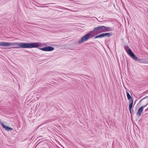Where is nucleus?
<instances>
[{"label": "nucleus", "instance_id": "obj_1", "mask_svg": "<svg viewBox=\"0 0 148 148\" xmlns=\"http://www.w3.org/2000/svg\"><path fill=\"white\" fill-rule=\"evenodd\" d=\"M95 27L92 31H90L89 32L81 38L78 41V43L80 44L84 42L87 41L90 38H91L96 36L97 35L96 30Z\"/></svg>", "mask_w": 148, "mask_h": 148}, {"label": "nucleus", "instance_id": "obj_2", "mask_svg": "<svg viewBox=\"0 0 148 148\" xmlns=\"http://www.w3.org/2000/svg\"><path fill=\"white\" fill-rule=\"evenodd\" d=\"M25 44L23 43H19L18 42H1L0 43V46H9L10 45H16L18 46L19 47H12L13 48L17 49L20 47L23 48L25 47L26 46Z\"/></svg>", "mask_w": 148, "mask_h": 148}, {"label": "nucleus", "instance_id": "obj_3", "mask_svg": "<svg viewBox=\"0 0 148 148\" xmlns=\"http://www.w3.org/2000/svg\"><path fill=\"white\" fill-rule=\"evenodd\" d=\"M95 29L97 32V34H99L103 32L112 31L113 28L110 27H106L104 26H98L95 27Z\"/></svg>", "mask_w": 148, "mask_h": 148}, {"label": "nucleus", "instance_id": "obj_4", "mask_svg": "<svg viewBox=\"0 0 148 148\" xmlns=\"http://www.w3.org/2000/svg\"><path fill=\"white\" fill-rule=\"evenodd\" d=\"M23 44H25L26 46L23 48H38L40 50L46 51V47L44 48H40L39 47L40 46L39 45V43L38 42L23 43Z\"/></svg>", "mask_w": 148, "mask_h": 148}, {"label": "nucleus", "instance_id": "obj_5", "mask_svg": "<svg viewBox=\"0 0 148 148\" xmlns=\"http://www.w3.org/2000/svg\"><path fill=\"white\" fill-rule=\"evenodd\" d=\"M124 49L125 51L127 53V54L133 59L135 56V54L132 52L131 50L128 47L125 46L124 47Z\"/></svg>", "mask_w": 148, "mask_h": 148}, {"label": "nucleus", "instance_id": "obj_6", "mask_svg": "<svg viewBox=\"0 0 148 148\" xmlns=\"http://www.w3.org/2000/svg\"><path fill=\"white\" fill-rule=\"evenodd\" d=\"M133 59L135 60L139 61L141 63L145 64L148 63V59L147 58L140 59L135 56L133 58Z\"/></svg>", "mask_w": 148, "mask_h": 148}, {"label": "nucleus", "instance_id": "obj_7", "mask_svg": "<svg viewBox=\"0 0 148 148\" xmlns=\"http://www.w3.org/2000/svg\"><path fill=\"white\" fill-rule=\"evenodd\" d=\"M0 124L2 127L6 131H11L13 130V128L5 125L2 122H0Z\"/></svg>", "mask_w": 148, "mask_h": 148}, {"label": "nucleus", "instance_id": "obj_8", "mask_svg": "<svg viewBox=\"0 0 148 148\" xmlns=\"http://www.w3.org/2000/svg\"><path fill=\"white\" fill-rule=\"evenodd\" d=\"M147 105H148V103L146 105L141 107L138 110L137 114L139 116H140L143 110V108L146 106Z\"/></svg>", "mask_w": 148, "mask_h": 148}, {"label": "nucleus", "instance_id": "obj_9", "mask_svg": "<svg viewBox=\"0 0 148 148\" xmlns=\"http://www.w3.org/2000/svg\"><path fill=\"white\" fill-rule=\"evenodd\" d=\"M126 93L127 94V99L129 100V102H132V101L133 102V99H132V97L130 95V94L127 90H126Z\"/></svg>", "mask_w": 148, "mask_h": 148}, {"label": "nucleus", "instance_id": "obj_10", "mask_svg": "<svg viewBox=\"0 0 148 148\" xmlns=\"http://www.w3.org/2000/svg\"><path fill=\"white\" fill-rule=\"evenodd\" d=\"M102 38L107 36V37H109L112 36V34L111 33H103L102 34Z\"/></svg>", "mask_w": 148, "mask_h": 148}, {"label": "nucleus", "instance_id": "obj_11", "mask_svg": "<svg viewBox=\"0 0 148 148\" xmlns=\"http://www.w3.org/2000/svg\"><path fill=\"white\" fill-rule=\"evenodd\" d=\"M46 51H51L54 50V48L51 47L47 46L46 47Z\"/></svg>", "mask_w": 148, "mask_h": 148}, {"label": "nucleus", "instance_id": "obj_12", "mask_svg": "<svg viewBox=\"0 0 148 148\" xmlns=\"http://www.w3.org/2000/svg\"><path fill=\"white\" fill-rule=\"evenodd\" d=\"M129 103L130 104L129 106V111H132V110L133 102L132 101V102H130Z\"/></svg>", "mask_w": 148, "mask_h": 148}, {"label": "nucleus", "instance_id": "obj_13", "mask_svg": "<svg viewBox=\"0 0 148 148\" xmlns=\"http://www.w3.org/2000/svg\"><path fill=\"white\" fill-rule=\"evenodd\" d=\"M102 34H99V35L97 36L94 37V38L96 39L99 38H102Z\"/></svg>", "mask_w": 148, "mask_h": 148}, {"label": "nucleus", "instance_id": "obj_14", "mask_svg": "<svg viewBox=\"0 0 148 148\" xmlns=\"http://www.w3.org/2000/svg\"><path fill=\"white\" fill-rule=\"evenodd\" d=\"M148 110V108H147L145 110V112H147Z\"/></svg>", "mask_w": 148, "mask_h": 148}, {"label": "nucleus", "instance_id": "obj_15", "mask_svg": "<svg viewBox=\"0 0 148 148\" xmlns=\"http://www.w3.org/2000/svg\"><path fill=\"white\" fill-rule=\"evenodd\" d=\"M55 4V3H49L48 4Z\"/></svg>", "mask_w": 148, "mask_h": 148}, {"label": "nucleus", "instance_id": "obj_16", "mask_svg": "<svg viewBox=\"0 0 148 148\" xmlns=\"http://www.w3.org/2000/svg\"><path fill=\"white\" fill-rule=\"evenodd\" d=\"M92 35H95V33H93L92 34Z\"/></svg>", "mask_w": 148, "mask_h": 148}, {"label": "nucleus", "instance_id": "obj_17", "mask_svg": "<svg viewBox=\"0 0 148 148\" xmlns=\"http://www.w3.org/2000/svg\"><path fill=\"white\" fill-rule=\"evenodd\" d=\"M130 114H132V111H130Z\"/></svg>", "mask_w": 148, "mask_h": 148}, {"label": "nucleus", "instance_id": "obj_18", "mask_svg": "<svg viewBox=\"0 0 148 148\" xmlns=\"http://www.w3.org/2000/svg\"><path fill=\"white\" fill-rule=\"evenodd\" d=\"M147 97H144L143 99H145V98H147Z\"/></svg>", "mask_w": 148, "mask_h": 148}]
</instances>
